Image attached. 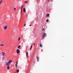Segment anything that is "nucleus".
Listing matches in <instances>:
<instances>
[{
  "label": "nucleus",
  "instance_id": "10",
  "mask_svg": "<svg viewBox=\"0 0 73 73\" xmlns=\"http://www.w3.org/2000/svg\"><path fill=\"white\" fill-rule=\"evenodd\" d=\"M23 7H24V5H22L21 9V11H22V9L23 8Z\"/></svg>",
  "mask_w": 73,
  "mask_h": 73
},
{
  "label": "nucleus",
  "instance_id": "5",
  "mask_svg": "<svg viewBox=\"0 0 73 73\" xmlns=\"http://www.w3.org/2000/svg\"><path fill=\"white\" fill-rule=\"evenodd\" d=\"M1 53L3 54H2V56H4V55H5V52H2Z\"/></svg>",
  "mask_w": 73,
  "mask_h": 73
},
{
  "label": "nucleus",
  "instance_id": "4",
  "mask_svg": "<svg viewBox=\"0 0 73 73\" xmlns=\"http://www.w3.org/2000/svg\"><path fill=\"white\" fill-rule=\"evenodd\" d=\"M9 65H10V64L8 62H7L6 63V65L7 66H9Z\"/></svg>",
  "mask_w": 73,
  "mask_h": 73
},
{
  "label": "nucleus",
  "instance_id": "19",
  "mask_svg": "<svg viewBox=\"0 0 73 73\" xmlns=\"http://www.w3.org/2000/svg\"><path fill=\"white\" fill-rule=\"evenodd\" d=\"M20 37H19V39H18V41H20Z\"/></svg>",
  "mask_w": 73,
  "mask_h": 73
},
{
  "label": "nucleus",
  "instance_id": "13",
  "mask_svg": "<svg viewBox=\"0 0 73 73\" xmlns=\"http://www.w3.org/2000/svg\"><path fill=\"white\" fill-rule=\"evenodd\" d=\"M46 16L48 17L49 16V14H47L46 15Z\"/></svg>",
  "mask_w": 73,
  "mask_h": 73
},
{
  "label": "nucleus",
  "instance_id": "25",
  "mask_svg": "<svg viewBox=\"0 0 73 73\" xmlns=\"http://www.w3.org/2000/svg\"><path fill=\"white\" fill-rule=\"evenodd\" d=\"M24 26L25 27V26H26V24H25Z\"/></svg>",
  "mask_w": 73,
  "mask_h": 73
},
{
  "label": "nucleus",
  "instance_id": "3",
  "mask_svg": "<svg viewBox=\"0 0 73 73\" xmlns=\"http://www.w3.org/2000/svg\"><path fill=\"white\" fill-rule=\"evenodd\" d=\"M16 52H17V53H18V54H19V53H20V50H19V49H17V50Z\"/></svg>",
  "mask_w": 73,
  "mask_h": 73
},
{
  "label": "nucleus",
  "instance_id": "15",
  "mask_svg": "<svg viewBox=\"0 0 73 73\" xmlns=\"http://www.w3.org/2000/svg\"><path fill=\"white\" fill-rule=\"evenodd\" d=\"M16 8H14V11H16Z\"/></svg>",
  "mask_w": 73,
  "mask_h": 73
},
{
  "label": "nucleus",
  "instance_id": "21",
  "mask_svg": "<svg viewBox=\"0 0 73 73\" xmlns=\"http://www.w3.org/2000/svg\"><path fill=\"white\" fill-rule=\"evenodd\" d=\"M49 21V19H47L46 20V21L47 22H48V21Z\"/></svg>",
  "mask_w": 73,
  "mask_h": 73
},
{
  "label": "nucleus",
  "instance_id": "26",
  "mask_svg": "<svg viewBox=\"0 0 73 73\" xmlns=\"http://www.w3.org/2000/svg\"><path fill=\"white\" fill-rule=\"evenodd\" d=\"M31 48H32V45H31Z\"/></svg>",
  "mask_w": 73,
  "mask_h": 73
},
{
  "label": "nucleus",
  "instance_id": "11",
  "mask_svg": "<svg viewBox=\"0 0 73 73\" xmlns=\"http://www.w3.org/2000/svg\"><path fill=\"white\" fill-rule=\"evenodd\" d=\"M36 58L37 59V61L38 62V61L39 60V58H38V56H36Z\"/></svg>",
  "mask_w": 73,
  "mask_h": 73
},
{
  "label": "nucleus",
  "instance_id": "8",
  "mask_svg": "<svg viewBox=\"0 0 73 73\" xmlns=\"http://www.w3.org/2000/svg\"><path fill=\"white\" fill-rule=\"evenodd\" d=\"M3 0H1L0 1V5H1V4L2 3H3Z\"/></svg>",
  "mask_w": 73,
  "mask_h": 73
},
{
  "label": "nucleus",
  "instance_id": "23",
  "mask_svg": "<svg viewBox=\"0 0 73 73\" xmlns=\"http://www.w3.org/2000/svg\"><path fill=\"white\" fill-rule=\"evenodd\" d=\"M18 64V62L17 61L16 62V64Z\"/></svg>",
  "mask_w": 73,
  "mask_h": 73
},
{
  "label": "nucleus",
  "instance_id": "9",
  "mask_svg": "<svg viewBox=\"0 0 73 73\" xmlns=\"http://www.w3.org/2000/svg\"><path fill=\"white\" fill-rule=\"evenodd\" d=\"M23 11L25 13L26 12V10L25 9V8H23Z\"/></svg>",
  "mask_w": 73,
  "mask_h": 73
},
{
  "label": "nucleus",
  "instance_id": "1",
  "mask_svg": "<svg viewBox=\"0 0 73 73\" xmlns=\"http://www.w3.org/2000/svg\"><path fill=\"white\" fill-rule=\"evenodd\" d=\"M42 39H43V38H44V37L46 36V33H44L43 34V35H42Z\"/></svg>",
  "mask_w": 73,
  "mask_h": 73
},
{
  "label": "nucleus",
  "instance_id": "29",
  "mask_svg": "<svg viewBox=\"0 0 73 73\" xmlns=\"http://www.w3.org/2000/svg\"><path fill=\"white\" fill-rule=\"evenodd\" d=\"M49 0H47V1H49Z\"/></svg>",
  "mask_w": 73,
  "mask_h": 73
},
{
  "label": "nucleus",
  "instance_id": "31",
  "mask_svg": "<svg viewBox=\"0 0 73 73\" xmlns=\"http://www.w3.org/2000/svg\"><path fill=\"white\" fill-rule=\"evenodd\" d=\"M14 73H15V72H14Z\"/></svg>",
  "mask_w": 73,
  "mask_h": 73
},
{
  "label": "nucleus",
  "instance_id": "27",
  "mask_svg": "<svg viewBox=\"0 0 73 73\" xmlns=\"http://www.w3.org/2000/svg\"><path fill=\"white\" fill-rule=\"evenodd\" d=\"M31 49H32V48L31 47L30 49V50H31Z\"/></svg>",
  "mask_w": 73,
  "mask_h": 73
},
{
  "label": "nucleus",
  "instance_id": "16",
  "mask_svg": "<svg viewBox=\"0 0 73 73\" xmlns=\"http://www.w3.org/2000/svg\"><path fill=\"white\" fill-rule=\"evenodd\" d=\"M1 46H4V44H0Z\"/></svg>",
  "mask_w": 73,
  "mask_h": 73
},
{
  "label": "nucleus",
  "instance_id": "7",
  "mask_svg": "<svg viewBox=\"0 0 73 73\" xmlns=\"http://www.w3.org/2000/svg\"><path fill=\"white\" fill-rule=\"evenodd\" d=\"M12 62V61L11 60H9V62H8L10 64Z\"/></svg>",
  "mask_w": 73,
  "mask_h": 73
},
{
  "label": "nucleus",
  "instance_id": "22",
  "mask_svg": "<svg viewBox=\"0 0 73 73\" xmlns=\"http://www.w3.org/2000/svg\"><path fill=\"white\" fill-rule=\"evenodd\" d=\"M45 30V29L43 28L42 30V31H44Z\"/></svg>",
  "mask_w": 73,
  "mask_h": 73
},
{
  "label": "nucleus",
  "instance_id": "28",
  "mask_svg": "<svg viewBox=\"0 0 73 73\" xmlns=\"http://www.w3.org/2000/svg\"><path fill=\"white\" fill-rule=\"evenodd\" d=\"M29 26L30 27H31V26H32V25H30Z\"/></svg>",
  "mask_w": 73,
  "mask_h": 73
},
{
  "label": "nucleus",
  "instance_id": "30",
  "mask_svg": "<svg viewBox=\"0 0 73 73\" xmlns=\"http://www.w3.org/2000/svg\"><path fill=\"white\" fill-rule=\"evenodd\" d=\"M34 45H35V44H34Z\"/></svg>",
  "mask_w": 73,
  "mask_h": 73
},
{
  "label": "nucleus",
  "instance_id": "18",
  "mask_svg": "<svg viewBox=\"0 0 73 73\" xmlns=\"http://www.w3.org/2000/svg\"><path fill=\"white\" fill-rule=\"evenodd\" d=\"M16 71L17 73H18V72H19V70H18V69Z\"/></svg>",
  "mask_w": 73,
  "mask_h": 73
},
{
  "label": "nucleus",
  "instance_id": "17",
  "mask_svg": "<svg viewBox=\"0 0 73 73\" xmlns=\"http://www.w3.org/2000/svg\"><path fill=\"white\" fill-rule=\"evenodd\" d=\"M15 67L16 68L17 67V64H15Z\"/></svg>",
  "mask_w": 73,
  "mask_h": 73
},
{
  "label": "nucleus",
  "instance_id": "6",
  "mask_svg": "<svg viewBox=\"0 0 73 73\" xmlns=\"http://www.w3.org/2000/svg\"><path fill=\"white\" fill-rule=\"evenodd\" d=\"M7 68L8 70H9L10 69V67H9V66H7Z\"/></svg>",
  "mask_w": 73,
  "mask_h": 73
},
{
  "label": "nucleus",
  "instance_id": "2",
  "mask_svg": "<svg viewBox=\"0 0 73 73\" xmlns=\"http://www.w3.org/2000/svg\"><path fill=\"white\" fill-rule=\"evenodd\" d=\"M7 28H8V26L6 25L4 27V29L5 30H6V29H7Z\"/></svg>",
  "mask_w": 73,
  "mask_h": 73
},
{
  "label": "nucleus",
  "instance_id": "20",
  "mask_svg": "<svg viewBox=\"0 0 73 73\" xmlns=\"http://www.w3.org/2000/svg\"><path fill=\"white\" fill-rule=\"evenodd\" d=\"M21 46L20 45L19 46H18L17 47L18 48H19H19H20Z\"/></svg>",
  "mask_w": 73,
  "mask_h": 73
},
{
  "label": "nucleus",
  "instance_id": "24",
  "mask_svg": "<svg viewBox=\"0 0 73 73\" xmlns=\"http://www.w3.org/2000/svg\"><path fill=\"white\" fill-rule=\"evenodd\" d=\"M25 3H27V1H25Z\"/></svg>",
  "mask_w": 73,
  "mask_h": 73
},
{
  "label": "nucleus",
  "instance_id": "14",
  "mask_svg": "<svg viewBox=\"0 0 73 73\" xmlns=\"http://www.w3.org/2000/svg\"><path fill=\"white\" fill-rule=\"evenodd\" d=\"M40 47H42V44H40Z\"/></svg>",
  "mask_w": 73,
  "mask_h": 73
},
{
  "label": "nucleus",
  "instance_id": "12",
  "mask_svg": "<svg viewBox=\"0 0 73 73\" xmlns=\"http://www.w3.org/2000/svg\"><path fill=\"white\" fill-rule=\"evenodd\" d=\"M26 56H27L28 57V52H26Z\"/></svg>",
  "mask_w": 73,
  "mask_h": 73
}]
</instances>
